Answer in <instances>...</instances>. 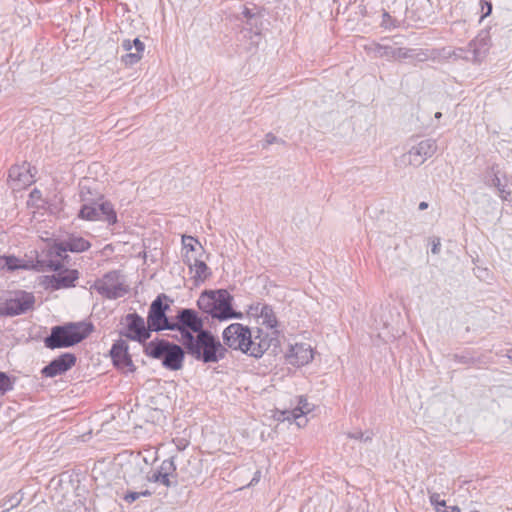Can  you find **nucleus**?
I'll return each instance as SVG.
<instances>
[{
	"instance_id": "2eb2a0df",
	"label": "nucleus",
	"mask_w": 512,
	"mask_h": 512,
	"mask_svg": "<svg viewBox=\"0 0 512 512\" xmlns=\"http://www.w3.org/2000/svg\"><path fill=\"white\" fill-rule=\"evenodd\" d=\"M125 322L128 330L125 334L126 337L139 342H145L150 338V332L152 330L146 327L144 319L138 314H128L125 317Z\"/></svg>"
},
{
	"instance_id": "09e8293b",
	"label": "nucleus",
	"mask_w": 512,
	"mask_h": 512,
	"mask_svg": "<svg viewBox=\"0 0 512 512\" xmlns=\"http://www.w3.org/2000/svg\"><path fill=\"white\" fill-rule=\"evenodd\" d=\"M470 512H479V511H477V510H471Z\"/></svg>"
},
{
	"instance_id": "49530a36",
	"label": "nucleus",
	"mask_w": 512,
	"mask_h": 512,
	"mask_svg": "<svg viewBox=\"0 0 512 512\" xmlns=\"http://www.w3.org/2000/svg\"><path fill=\"white\" fill-rule=\"evenodd\" d=\"M476 56H477L476 50H473V59L472 60L475 61V62H476Z\"/></svg>"
},
{
	"instance_id": "aec40b11",
	"label": "nucleus",
	"mask_w": 512,
	"mask_h": 512,
	"mask_svg": "<svg viewBox=\"0 0 512 512\" xmlns=\"http://www.w3.org/2000/svg\"><path fill=\"white\" fill-rule=\"evenodd\" d=\"M90 243L86 239L78 236H70L60 243V250L66 252H83L90 248Z\"/></svg>"
},
{
	"instance_id": "f8f14e48",
	"label": "nucleus",
	"mask_w": 512,
	"mask_h": 512,
	"mask_svg": "<svg viewBox=\"0 0 512 512\" xmlns=\"http://www.w3.org/2000/svg\"><path fill=\"white\" fill-rule=\"evenodd\" d=\"M436 150V141L433 139H425L412 146L407 154H405V157L410 165L419 167L428 158L432 157Z\"/></svg>"
},
{
	"instance_id": "4be33fe9",
	"label": "nucleus",
	"mask_w": 512,
	"mask_h": 512,
	"mask_svg": "<svg viewBox=\"0 0 512 512\" xmlns=\"http://www.w3.org/2000/svg\"><path fill=\"white\" fill-rule=\"evenodd\" d=\"M259 310V318L261 323L267 328L274 329L277 326V319L274 311L268 305H261L256 307V311Z\"/></svg>"
},
{
	"instance_id": "2f4dec72",
	"label": "nucleus",
	"mask_w": 512,
	"mask_h": 512,
	"mask_svg": "<svg viewBox=\"0 0 512 512\" xmlns=\"http://www.w3.org/2000/svg\"><path fill=\"white\" fill-rule=\"evenodd\" d=\"M5 261L7 262L5 264V269L9 271H14L18 268H21L22 265L20 264V260L14 256H3Z\"/></svg>"
},
{
	"instance_id": "412c9836",
	"label": "nucleus",
	"mask_w": 512,
	"mask_h": 512,
	"mask_svg": "<svg viewBox=\"0 0 512 512\" xmlns=\"http://www.w3.org/2000/svg\"><path fill=\"white\" fill-rule=\"evenodd\" d=\"M427 57L426 53L422 50L408 49V48H394L393 47V58L392 60L398 59H418L424 60Z\"/></svg>"
},
{
	"instance_id": "37998d69",
	"label": "nucleus",
	"mask_w": 512,
	"mask_h": 512,
	"mask_svg": "<svg viewBox=\"0 0 512 512\" xmlns=\"http://www.w3.org/2000/svg\"><path fill=\"white\" fill-rule=\"evenodd\" d=\"M438 246H439V243H436V244L433 245V247L431 249L433 254L438 253Z\"/></svg>"
},
{
	"instance_id": "c756f323",
	"label": "nucleus",
	"mask_w": 512,
	"mask_h": 512,
	"mask_svg": "<svg viewBox=\"0 0 512 512\" xmlns=\"http://www.w3.org/2000/svg\"><path fill=\"white\" fill-rule=\"evenodd\" d=\"M183 248L186 250L185 255H189L190 252L195 251V245L199 244L197 239L192 236H183L182 237Z\"/></svg>"
},
{
	"instance_id": "0eeeda50",
	"label": "nucleus",
	"mask_w": 512,
	"mask_h": 512,
	"mask_svg": "<svg viewBox=\"0 0 512 512\" xmlns=\"http://www.w3.org/2000/svg\"><path fill=\"white\" fill-rule=\"evenodd\" d=\"M95 288L99 294L109 299L123 297L128 292L127 286L120 280V274L117 271L105 274L96 282Z\"/></svg>"
},
{
	"instance_id": "9b49d317",
	"label": "nucleus",
	"mask_w": 512,
	"mask_h": 512,
	"mask_svg": "<svg viewBox=\"0 0 512 512\" xmlns=\"http://www.w3.org/2000/svg\"><path fill=\"white\" fill-rule=\"evenodd\" d=\"M176 318L177 322L172 323V326H174L172 330H177L181 333L182 341L186 332L192 331L197 334L200 331H204L202 319L192 309H181Z\"/></svg>"
},
{
	"instance_id": "7c9ffc66",
	"label": "nucleus",
	"mask_w": 512,
	"mask_h": 512,
	"mask_svg": "<svg viewBox=\"0 0 512 512\" xmlns=\"http://www.w3.org/2000/svg\"><path fill=\"white\" fill-rule=\"evenodd\" d=\"M141 58H142L141 53H139L137 51L132 52V50H131V51H127V54L122 57V61L126 65H133V64L137 63Z\"/></svg>"
},
{
	"instance_id": "7ed1b4c3",
	"label": "nucleus",
	"mask_w": 512,
	"mask_h": 512,
	"mask_svg": "<svg viewBox=\"0 0 512 512\" xmlns=\"http://www.w3.org/2000/svg\"><path fill=\"white\" fill-rule=\"evenodd\" d=\"M233 297L225 289L206 290L198 298V308L220 321L241 318L242 314L232 307Z\"/></svg>"
},
{
	"instance_id": "5701e85b",
	"label": "nucleus",
	"mask_w": 512,
	"mask_h": 512,
	"mask_svg": "<svg viewBox=\"0 0 512 512\" xmlns=\"http://www.w3.org/2000/svg\"><path fill=\"white\" fill-rule=\"evenodd\" d=\"M365 49L376 58H386L388 60H392L393 58V47L391 46L371 43L367 45Z\"/></svg>"
},
{
	"instance_id": "9d476101",
	"label": "nucleus",
	"mask_w": 512,
	"mask_h": 512,
	"mask_svg": "<svg viewBox=\"0 0 512 512\" xmlns=\"http://www.w3.org/2000/svg\"><path fill=\"white\" fill-rule=\"evenodd\" d=\"M50 267L58 273L51 276H45L44 284L47 288L59 290L74 286V282L79 278V273L74 269L60 270L61 265L51 263Z\"/></svg>"
},
{
	"instance_id": "423d86ee",
	"label": "nucleus",
	"mask_w": 512,
	"mask_h": 512,
	"mask_svg": "<svg viewBox=\"0 0 512 512\" xmlns=\"http://www.w3.org/2000/svg\"><path fill=\"white\" fill-rule=\"evenodd\" d=\"M35 302L33 294L25 291H16L0 307V313L6 316H16L32 309Z\"/></svg>"
},
{
	"instance_id": "ddd939ff",
	"label": "nucleus",
	"mask_w": 512,
	"mask_h": 512,
	"mask_svg": "<svg viewBox=\"0 0 512 512\" xmlns=\"http://www.w3.org/2000/svg\"><path fill=\"white\" fill-rule=\"evenodd\" d=\"M34 182L30 172V166L26 163L12 166L8 174V184L14 191H19L30 186Z\"/></svg>"
},
{
	"instance_id": "bb28decb",
	"label": "nucleus",
	"mask_w": 512,
	"mask_h": 512,
	"mask_svg": "<svg viewBox=\"0 0 512 512\" xmlns=\"http://www.w3.org/2000/svg\"><path fill=\"white\" fill-rule=\"evenodd\" d=\"M122 47L126 51H131L133 48H135V51L141 54L144 51V44L138 38L134 39L132 42L130 40H125L122 44Z\"/></svg>"
},
{
	"instance_id": "dca6fc26",
	"label": "nucleus",
	"mask_w": 512,
	"mask_h": 512,
	"mask_svg": "<svg viewBox=\"0 0 512 512\" xmlns=\"http://www.w3.org/2000/svg\"><path fill=\"white\" fill-rule=\"evenodd\" d=\"M76 362V356L72 353H64L53 359L42 369L45 377H55L68 371Z\"/></svg>"
},
{
	"instance_id": "4c0bfd02",
	"label": "nucleus",
	"mask_w": 512,
	"mask_h": 512,
	"mask_svg": "<svg viewBox=\"0 0 512 512\" xmlns=\"http://www.w3.org/2000/svg\"><path fill=\"white\" fill-rule=\"evenodd\" d=\"M260 476H261V472L260 471H256L255 474H254V477L252 478L251 482H250V486L251 485H254L255 483H257L260 479Z\"/></svg>"
},
{
	"instance_id": "a19ab883",
	"label": "nucleus",
	"mask_w": 512,
	"mask_h": 512,
	"mask_svg": "<svg viewBox=\"0 0 512 512\" xmlns=\"http://www.w3.org/2000/svg\"><path fill=\"white\" fill-rule=\"evenodd\" d=\"M7 262L5 261L4 257L3 256H0V270H3L5 269V264Z\"/></svg>"
},
{
	"instance_id": "a18cd8bd",
	"label": "nucleus",
	"mask_w": 512,
	"mask_h": 512,
	"mask_svg": "<svg viewBox=\"0 0 512 512\" xmlns=\"http://www.w3.org/2000/svg\"><path fill=\"white\" fill-rule=\"evenodd\" d=\"M487 6H488V11H487L486 15H488L492 10V6L490 3H487Z\"/></svg>"
},
{
	"instance_id": "ea45409f",
	"label": "nucleus",
	"mask_w": 512,
	"mask_h": 512,
	"mask_svg": "<svg viewBox=\"0 0 512 512\" xmlns=\"http://www.w3.org/2000/svg\"><path fill=\"white\" fill-rule=\"evenodd\" d=\"M257 17L255 16V20H247V25H249L251 28L257 27Z\"/></svg>"
},
{
	"instance_id": "79ce46f5",
	"label": "nucleus",
	"mask_w": 512,
	"mask_h": 512,
	"mask_svg": "<svg viewBox=\"0 0 512 512\" xmlns=\"http://www.w3.org/2000/svg\"><path fill=\"white\" fill-rule=\"evenodd\" d=\"M428 207V203L427 202H421L419 204V210H424Z\"/></svg>"
},
{
	"instance_id": "6e6552de",
	"label": "nucleus",
	"mask_w": 512,
	"mask_h": 512,
	"mask_svg": "<svg viewBox=\"0 0 512 512\" xmlns=\"http://www.w3.org/2000/svg\"><path fill=\"white\" fill-rule=\"evenodd\" d=\"M79 217L89 221H106L108 224H114L117 221L116 213L109 202L85 204L79 211Z\"/></svg>"
},
{
	"instance_id": "a878e982",
	"label": "nucleus",
	"mask_w": 512,
	"mask_h": 512,
	"mask_svg": "<svg viewBox=\"0 0 512 512\" xmlns=\"http://www.w3.org/2000/svg\"><path fill=\"white\" fill-rule=\"evenodd\" d=\"M431 505L434 506L436 512H442L446 507V501L440 498V494L433 492L429 496Z\"/></svg>"
},
{
	"instance_id": "4468645a",
	"label": "nucleus",
	"mask_w": 512,
	"mask_h": 512,
	"mask_svg": "<svg viewBox=\"0 0 512 512\" xmlns=\"http://www.w3.org/2000/svg\"><path fill=\"white\" fill-rule=\"evenodd\" d=\"M312 411V406L304 397L299 398L297 407L292 410H283L277 412V420L279 421H295L298 427H303L307 423L304 417Z\"/></svg>"
},
{
	"instance_id": "f257e3e1",
	"label": "nucleus",
	"mask_w": 512,
	"mask_h": 512,
	"mask_svg": "<svg viewBox=\"0 0 512 512\" xmlns=\"http://www.w3.org/2000/svg\"><path fill=\"white\" fill-rule=\"evenodd\" d=\"M223 341L231 349L259 358L270 347L271 339L261 329L254 333L240 323H233L223 331Z\"/></svg>"
},
{
	"instance_id": "473e14b6",
	"label": "nucleus",
	"mask_w": 512,
	"mask_h": 512,
	"mask_svg": "<svg viewBox=\"0 0 512 512\" xmlns=\"http://www.w3.org/2000/svg\"><path fill=\"white\" fill-rule=\"evenodd\" d=\"M348 436L353 439L361 440V441H369L371 440V436L365 434L363 432H355V433H349Z\"/></svg>"
},
{
	"instance_id": "e433bc0d",
	"label": "nucleus",
	"mask_w": 512,
	"mask_h": 512,
	"mask_svg": "<svg viewBox=\"0 0 512 512\" xmlns=\"http://www.w3.org/2000/svg\"><path fill=\"white\" fill-rule=\"evenodd\" d=\"M493 184L501 194L505 192V187L501 184V181L497 176L493 179Z\"/></svg>"
},
{
	"instance_id": "f704fd0d",
	"label": "nucleus",
	"mask_w": 512,
	"mask_h": 512,
	"mask_svg": "<svg viewBox=\"0 0 512 512\" xmlns=\"http://www.w3.org/2000/svg\"><path fill=\"white\" fill-rule=\"evenodd\" d=\"M462 53H463L462 49L453 50L452 52L448 53V57H454L455 59H465L468 61L471 60L469 57L463 56Z\"/></svg>"
},
{
	"instance_id": "c03bdc74",
	"label": "nucleus",
	"mask_w": 512,
	"mask_h": 512,
	"mask_svg": "<svg viewBox=\"0 0 512 512\" xmlns=\"http://www.w3.org/2000/svg\"><path fill=\"white\" fill-rule=\"evenodd\" d=\"M40 195V191L37 190V189H34L32 192H31V197H36V196H39Z\"/></svg>"
},
{
	"instance_id": "393cba45",
	"label": "nucleus",
	"mask_w": 512,
	"mask_h": 512,
	"mask_svg": "<svg viewBox=\"0 0 512 512\" xmlns=\"http://www.w3.org/2000/svg\"><path fill=\"white\" fill-rule=\"evenodd\" d=\"M158 471L166 474V475H170L172 476L173 479L176 478V465H175V462H174V459L173 458H169V459H166L164 460Z\"/></svg>"
},
{
	"instance_id": "c85d7f7f",
	"label": "nucleus",
	"mask_w": 512,
	"mask_h": 512,
	"mask_svg": "<svg viewBox=\"0 0 512 512\" xmlns=\"http://www.w3.org/2000/svg\"><path fill=\"white\" fill-rule=\"evenodd\" d=\"M12 382L6 373L0 372V396L4 395L7 391L12 390Z\"/></svg>"
},
{
	"instance_id": "1a4fd4ad",
	"label": "nucleus",
	"mask_w": 512,
	"mask_h": 512,
	"mask_svg": "<svg viewBox=\"0 0 512 512\" xmlns=\"http://www.w3.org/2000/svg\"><path fill=\"white\" fill-rule=\"evenodd\" d=\"M162 297L166 298L165 295H160L151 303L147 317L149 329L156 332L174 328L166 316V310L169 308V305L163 304Z\"/></svg>"
},
{
	"instance_id": "cd10ccee",
	"label": "nucleus",
	"mask_w": 512,
	"mask_h": 512,
	"mask_svg": "<svg viewBox=\"0 0 512 512\" xmlns=\"http://www.w3.org/2000/svg\"><path fill=\"white\" fill-rule=\"evenodd\" d=\"M150 495H151V492H150L149 490H147V489L142 490V491H140V492L129 491V492H127V493L124 495L123 499H124L127 503L131 504V503H133L134 501H136L137 499H139L141 496L148 497V496H150Z\"/></svg>"
},
{
	"instance_id": "b1692460",
	"label": "nucleus",
	"mask_w": 512,
	"mask_h": 512,
	"mask_svg": "<svg viewBox=\"0 0 512 512\" xmlns=\"http://www.w3.org/2000/svg\"><path fill=\"white\" fill-rule=\"evenodd\" d=\"M172 476L166 475L158 470L152 472L147 476V480L150 482H158L163 484L166 487H170L172 485H176V481H171Z\"/></svg>"
},
{
	"instance_id": "c9c22d12",
	"label": "nucleus",
	"mask_w": 512,
	"mask_h": 512,
	"mask_svg": "<svg viewBox=\"0 0 512 512\" xmlns=\"http://www.w3.org/2000/svg\"><path fill=\"white\" fill-rule=\"evenodd\" d=\"M243 16L247 19V20H255V15L249 8L247 7H244L243 9V12H242Z\"/></svg>"
},
{
	"instance_id": "f03ea898",
	"label": "nucleus",
	"mask_w": 512,
	"mask_h": 512,
	"mask_svg": "<svg viewBox=\"0 0 512 512\" xmlns=\"http://www.w3.org/2000/svg\"><path fill=\"white\" fill-rule=\"evenodd\" d=\"M182 344L188 355L204 363H217L227 352L225 346L207 330L196 335L186 332Z\"/></svg>"
},
{
	"instance_id": "20e7f679",
	"label": "nucleus",
	"mask_w": 512,
	"mask_h": 512,
	"mask_svg": "<svg viewBox=\"0 0 512 512\" xmlns=\"http://www.w3.org/2000/svg\"><path fill=\"white\" fill-rule=\"evenodd\" d=\"M91 331L92 325L83 322L54 326L44 344L50 349L70 347L88 337Z\"/></svg>"
},
{
	"instance_id": "de8ad7c7",
	"label": "nucleus",
	"mask_w": 512,
	"mask_h": 512,
	"mask_svg": "<svg viewBox=\"0 0 512 512\" xmlns=\"http://www.w3.org/2000/svg\"><path fill=\"white\" fill-rule=\"evenodd\" d=\"M441 116H442L441 112H437V113L435 114V118H438V119H439Z\"/></svg>"
},
{
	"instance_id": "f3484780",
	"label": "nucleus",
	"mask_w": 512,
	"mask_h": 512,
	"mask_svg": "<svg viewBox=\"0 0 512 512\" xmlns=\"http://www.w3.org/2000/svg\"><path fill=\"white\" fill-rule=\"evenodd\" d=\"M110 353L115 366L129 372L134 371V365L128 354L125 342L120 341L113 344Z\"/></svg>"
},
{
	"instance_id": "39448f33",
	"label": "nucleus",
	"mask_w": 512,
	"mask_h": 512,
	"mask_svg": "<svg viewBox=\"0 0 512 512\" xmlns=\"http://www.w3.org/2000/svg\"><path fill=\"white\" fill-rule=\"evenodd\" d=\"M144 352L147 356L159 359L162 365L172 371L183 367L185 352L181 346L165 339H156L145 345Z\"/></svg>"
},
{
	"instance_id": "a211bd4d",
	"label": "nucleus",
	"mask_w": 512,
	"mask_h": 512,
	"mask_svg": "<svg viewBox=\"0 0 512 512\" xmlns=\"http://www.w3.org/2000/svg\"><path fill=\"white\" fill-rule=\"evenodd\" d=\"M287 358L289 363L292 365L304 366L312 361L313 351L309 344H295L291 347Z\"/></svg>"
},
{
	"instance_id": "58836bf2",
	"label": "nucleus",
	"mask_w": 512,
	"mask_h": 512,
	"mask_svg": "<svg viewBox=\"0 0 512 512\" xmlns=\"http://www.w3.org/2000/svg\"><path fill=\"white\" fill-rule=\"evenodd\" d=\"M442 512H461V509L458 506H451L449 508L445 507Z\"/></svg>"
},
{
	"instance_id": "6ab92c4d",
	"label": "nucleus",
	"mask_w": 512,
	"mask_h": 512,
	"mask_svg": "<svg viewBox=\"0 0 512 512\" xmlns=\"http://www.w3.org/2000/svg\"><path fill=\"white\" fill-rule=\"evenodd\" d=\"M184 262L189 266L190 270L194 272L196 281L203 282L210 275L209 268L204 261L190 255H185Z\"/></svg>"
},
{
	"instance_id": "72a5a7b5",
	"label": "nucleus",
	"mask_w": 512,
	"mask_h": 512,
	"mask_svg": "<svg viewBox=\"0 0 512 512\" xmlns=\"http://www.w3.org/2000/svg\"><path fill=\"white\" fill-rule=\"evenodd\" d=\"M276 142H278L277 137L272 133H268L265 136L263 147L266 148L267 146H269L273 143H276Z\"/></svg>"
}]
</instances>
